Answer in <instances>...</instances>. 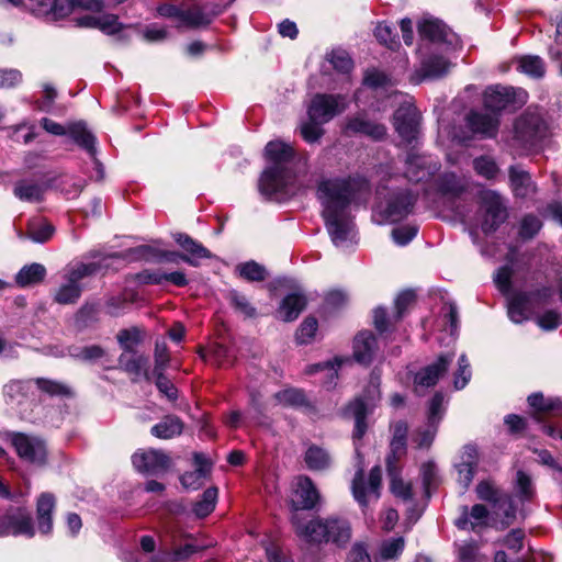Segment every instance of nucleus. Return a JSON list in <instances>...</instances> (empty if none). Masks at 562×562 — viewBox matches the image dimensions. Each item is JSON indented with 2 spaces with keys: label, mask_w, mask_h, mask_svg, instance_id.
<instances>
[{
  "label": "nucleus",
  "mask_w": 562,
  "mask_h": 562,
  "mask_svg": "<svg viewBox=\"0 0 562 562\" xmlns=\"http://www.w3.org/2000/svg\"><path fill=\"white\" fill-rule=\"evenodd\" d=\"M99 306L94 303L85 304L77 313L76 321L82 326H88L98 319Z\"/></svg>",
  "instance_id": "nucleus-64"
},
{
  "label": "nucleus",
  "mask_w": 562,
  "mask_h": 562,
  "mask_svg": "<svg viewBox=\"0 0 562 562\" xmlns=\"http://www.w3.org/2000/svg\"><path fill=\"white\" fill-rule=\"evenodd\" d=\"M387 475L390 477V488L391 492L398 498L403 501L412 499V485L409 483H405L400 476V468L398 465H392V460L389 461V468H386Z\"/></svg>",
  "instance_id": "nucleus-40"
},
{
  "label": "nucleus",
  "mask_w": 562,
  "mask_h": 562,
  "mask_svg": "<svg viewBox=\"0 0 562 562\" xmlns=\"http://www.w3.org/2000/svg\"><path fill=\"white\" fill-rule=\"evenodd\" d=\"M465 189L467 182L464 179L452 172H446L436 180V191L443 198H458Z\"/></svg>",
  "instance_id": "nucleus-31"
},
{
  "label": "nucleus",
  "mask_w": 562,
  "mask_h": 562,
  "mask_svg": "<svg viewBox=\"0 0 562 562\" xmlns=\"http://www.w3.org/2000/svg\"><path fill=\"white\" fill-rule=\"evenodd\" d=\"M56 499L50 493H42L36 503L37 528L42 535H48L53 530V512Z\"/></svg>",
  "instance_id": "nucleus-25"
},
{
  "label": "nucleus",
  "mask_w": 562,
  "mask_h": 562,
  "mask_svg": "<svg viewBox=\"0 0 562 562\" xmlns=\"http://www.w3.org/2000/svg\"><path fill=\"white\" fill-rule=\"evenodd\" d=\"M529 405L536 409L533 418L541 422V413H552L553 416L562 417V401L555 398L546 400L541 393H533L528 396Z\"/></svg>",
  "instance_id": "nucleus-35"
},
{
  "label": "nucleus",
  "mask_w": 562,
  "mask_h": 562,
  "mask_svg": "<svg viewBox=\"0 0 562 562\" xmlns=\"http://www.w3.org/2000/svg\"><path fill=\"white\" fill-rule=\"evenodd\" d=\"M437 427L436 425L428 424L416 430V432L413 436V442L416 445L419 449H428L437 434Z\"/></svg>",
  "instance_id": "nucleus-52"
},
{
  "label": "nucleus",
  "mask_w": 562,
  "mask_h": 562,
  "mask_svg": "<svg viewBox=\"0 0 562 562\" xmlns=\"http://www.w3.org/2000/svg\"><path fill=\"white\" fill-rule=\"evenodd\" d=\"M422 38L431 45L445 46L446 49L458 45V36L446 24L437 19H425L418 25Z\"/></svg>",
  "instance_id": "nucleus-15"
},
{
  "label": "nucleus",
  "mask_w": 562,
  "mask_h": 562,
  "mask_svg": "<svg viewBox=\"0 0 562 562\" xmlns=\"http://www.w3.org/2000/svg\"><path fill=\"white\" fill-rule=\"evenodd\" d=\"M119 364L130 374L143 375L145 380H151V374L148 371V357L144 355H138L135 351L122 352L119 357Z\"/></svg>",
  "instance_id": "nucleus-29"
},
{
  "label": "nucleus",
  "mask_w": 562,
  "mask_h": 562,
  "mask_svg": "<svg viewBox=\"0 0 562 562\" xmlns=\"http://www.w3.org/2000/svg\"><path fill=\"white\" fill-rule=\"evenodd\" d=\"M274 396L280 404L285 406L303 407L307 404L305 394L297 389H285L278 392Z\"/></svg>",
  "instance_id": "nucleus-48"
},
{
  "label": "nucleus",
  "mask_w": 562,
  "mask_h": 562,
  "mask_svg": "<svg viewBox=\"0 0 562 562\" xmlns=\"http://www.w3.org/2000/svg\"><path fill=\"white\" fill-rule=\"evenodd\" d=\"M482 231L484 233L495 232L507 218L506 206L498 193L495 191H483L481 194Z\"/></svg>",
  "instance_id": "nucleus-10"
},
{
  "label": "nucleus",
  "mask_w": 562,
  "mask_h": 562,
  "mask_svg": "<svg viewBox=\"0 0 562 562\" xmlns=\"http://www.w3.org/2000/svg\"><path fill=\"white\" fill-rule=\"evenodd\" d=\"M99 270L95 262H79L69 269L65 277V282L55 293V301L59 304H74L82 293L80 281L87 277L94 274Z\"/></svg>",
  "instance_id": "nucleus-6"
},
{
  "label": "nucleus",
  "mask_w": 562,
  "mask_h": 562,
  "mask_svg": "<svg viewBox=\"0 0 562 562\" xmlns=\"http://www.w3.org/2000/svg\"><path fill=\"white\" fill-rule=\"evenodd\" d=\"M12 443L22 459L40 465L45 463L47 451L42 439L25 434H14Z\"/></svg>",
  "instance_id": "nucleus-16"
},
{
  "label": "nucleus",
  "mask_w": 562,
  "mask_h": 562,
  "mask_svg": "<svg viewBox=\"0 0 562 562\" xmlns=\"http://www.w3.org/2000/svg\"><path fill=\"white\" fill-rule=\"evenodd\" d=\"M71 356L86 362H95L105 356V350L99 345L75 348Z\"/></svg>",
  "instance_id": "nucleus-51"
},
{
  "label": "nucleus",
  "mask_w": 562,
  "mask_h": 562,
  "mask_svg": "<svg viewBox=\"0 0 562 562\" xmlns=\"http://www.w3.org/2000/svg\"><path fill=\"white\" fill-rule=\"evenodd\" d=\"M46 274V269L41 263H32L23 267L16 274L15 281L20 286H27L41 282Z\"/></svg>",
  "instance_id": "nucleus-42"
},
{
  "label": "nucleus",
  "mask_w": 562,
  "mask_h": 562,
  "mask_svg": "<svg viewBox=\"0 0 562 562\" xmlns=\"http://www.w3.org/2000/svg\"><path fill=\"white\" fill-rule=\"evenodd\" d=\"M77 25L81 27L99 29L105 34H114L122 29L117 16L113 14H85L77 20Z\"/></svg>",
  "instance_id": "nucleus-27"
},
{
  "label": "nucleus",
  "mask_w": 562,
  "mask_h": 562,
  "mask_svg": "<svg viewBox=\"0 0 562 562\" xmlns=\"http://www.w3.org/2000/svg\"><path fill=\"white\" fill-rule=\"evenodd\" d=\"M536 322L543 330H553L562 325V316L555 310H548L537 316Z\"/></svg>",
  "instance_id": "nucleus-60"
},
{
  "label": "nucleus",
  "mask_w": 562,
  "mask_h": 562,
  "mask_svg": "<svg viewBox=\"0 0 562 562\" xmlns=\"http://www.w3.org/2000/svg\"><path fill=\"white\" fill-rule=\"evenodd\" d=\"M295 497L296 499H293L292 506L294 509V514L292 517L297 514L300 509H312L316 505V503L319 499V493L312 482V480L307 476H300L296 481V488H295ZM301 518V516H299Z\"/></svg>",
  "instance_id": "nucleus-19"
},
{
  "label": "nucleus",
  "mask_w": 562,
  "mask_h": 562,
  "mask_svg": "<svg viewBox=\"0 0 562 562\" xmlns=\"http://www.w3.org/2000/svg\"><path fill=\"white\" fill-rule=\"evenodd\" d=\"M347 106L348 101L342 94L317 93L308 105L307 115L308 119L325 124L342 113Z\"/></svg>",
  "instance_id": "nucleus-8"
},
{
  "label": "nucleus",
  "mask_w": 562,
  "mask_h": 562,
  "mask_svg": "<svg viewBox=\"0 0 562 562\" xmlns=\"http://www.w3.org/2000/svg\"><path fill=\"white\" fill-rule=\"evenodd\" d=\"M54 232L55 227L46 221H32L27 226V237L35 243H46Z\"/></svg>",
  "instance_id": "nucleus-46"
},
{
  "label": "nucleus",
  "mask_w": 562,
  "mask_h": 562,
  "mask_svg": "<svg viewBox=\"0 0 562 562\" xmlns=\"http://www.w3.org/2000/svg\"><path fill=\"white\" fill-rule=\"evenodd\" d=\"M356 182L350 178L324 179L318 183L317 198L322 203V217L333 244L347 249L357 244V229L350 212Z\"/></svg>",
  "instance_id": "nucleus-1"
},
{
  "label": "nucleus",
  "mask_w": 562,
  "mask_h": 562,
  "mask_svg": "<svg viewBox=\"0 0 562 562\" xmlns=\"http://www.w3.org/2000/svg\"><path fill=\"white\" fill-rule=\"evenodd\" d=\"M156 378L155 384L159 392L164 394L169 401H176L178 397V390L173 383L165 376L164 372L150 373Z\"/></svg>",
  "instance_id": "nucleus-62"
},
{
  "label": "nucleus",
  "mask_w": 562,
  "mask_h": 562,
  "mask_svg": "<svg viewBox=\"0 0 562 562\" xmlns=\"http://www.w3.org/2000/svg\"><path fill=\"white\" fill-rule=\"evenodd\" d=\"M454 357L452 351L442 353L436 361L420 369L414 376L415 392L422 395L427 389L435 386L447 374Z\"/></svg>",
  "instance_id": "nucleus-11"
},
{
  "label": "nucleus",
  "mask_w": 562,
  "mask_h": 562,
  "mask_svg": "<svg viewBox=\"0 0 562 562\" xmlns=\"http://www.w3.org/2000/svg\"><path fill=\"white\" fill-rule=\"evenodd\" d=\"M390 99L394 104H400L393 115V125L398 136L407 144L417 140L420 114L416 106L401 93H393Z\"/></svg>",
  "instance_id": "nucleus-5"
},
{
  "label": "nucleus",
  "mask_w": 562,
  "mask_h": 562,
  "mask_svg": "<svg viewBox=\"0 0 562 562\" xmlns=\"http://www.w3.org/2000/svg\"><path fill=\"white\" fill-rule=\"evenodd\" d=\"M382 470L379 465L370 470L368 482L364 480L363 471H357L352 481V494L361 507H367L370 502L380 498Z\"/></svg>",
  "instance_id": "nucleus-9"
},
{
  "label": "nucleus",
  "mask_w": 562,
  "mask_h": 562,
  "mask_svg": "<svg viewBox=\"0 0 562 562\" xmlns=\"http://www.w3.org/2000/svg\"><path fill=\"white\" fill-rule=\"evenodd\" d=\"M473 168L477 172V175L492 179L496 176L498 168L495 161L486 156H481L473 160Z\"/></svg>",
  "instance_id": "nucleus-58"
},
{
  "label": "nucleus",
  "mask_w": 562,
  "mask_h": 562,
  "mask_svg": "<svg viewBox=\"0 0 562 562\" xmlns=\"http://www.w3.org/2000/svg\"><path fill=\"white\" fill-rule=\"evenodd\" d=\"M345 133L347 135L360 134L373 140H381L386 136V127L383 124L370 121L363 114H357L347 120Z\"/></svg>",
  "instance_id": "nucleus-18"
},
{
  "label": "nucleus",
  "mask_w": 562,
  "mask_h": 562,
  "mask_svg": "<svg viewBox=\"0 0 562 562\" xmlns=\"http://www.w3.org/2000/svg\"><path fill=\"white\" fill-rule=\"evenodd\" d=\"M467 120L469 127L475 134H480L483 137H494L497 133L499 119L493 112L472 111Z\"/></svg>",
  "instance_id": "nucleus-22"
},
{
  "label": "nucleus",
  "mask_w": 562,
  "mask_h": 562,
  "mask_svg": "<svg viewBox=\"0 0 562 562\" xmlns=\"http://www.w3.org/2000/svg\"><path fill=\"white\" fill-rule=\"evenodd\" d=\"M508 316L516 324L527 319V300L524 295L518 294L510 297L508 302Z\"/></svg>",
  "instance_id": "nucleus-49"
},
{
  "label": "nucleus",
  "mask_w": 562,
  "mask_h": 562,
  "mask_svg": "<svg viewBox=\"0 0 562 562\" xmlns=\"http://www.w3.org/2000/svg\"><path fill=\"white\" fill-rule=\"evenodd\" d=\"M220 13L221 9L217 5H202L193 0H186L181 3L180 23L187 27L196 29L209 25Z\"/></svg>",
  "instance_id": "nucleus-14"
},
{
  "label": "nucleus",
  "mask_w": 562,
  "mask_h": 562,
  "mask_svg": "<svg viewBox=\"0 0 562 562\" xmlns=\"http://www.w3.org/2000/svg\"><path fill=\"white\" fill-rule=\"evenodd\" d=\"M322 124L323 123H321V122H316V121L308 119V122H305L301 125L302 137L307 143L317 142L324 133V130L321 127Z\"/></svg>",
  "instance_id": "nucleus-63"
},
{
  "label": "nucleus",
  "mask_w": 562,
  "mask_h": 562,
  "mask_svg": "<svg viewBox=\"0 0 562 562\" xmlns=\"http://www.w3.org/2000/svg\"><path fill=\"white\" fill-rule=\"evenodd\" d=\"M68 134L77 145L87 150L91 156L95 155V137L87 130L85 123L78 122L69 125Z\"/></svg>",
  "instance_id": "nucleus-37"
},
{
  "label": "nucleus",
  "mask_w": 562,
  "mask_h": 562,
  "mask_svg": "<svg viewBox=\"0 0 562 562\" xmlns=\"http://www.w3.org/2000/svg\"><path fill=\"white\" fill-rule=\"evenodd\" d=\"M487 517L488 510L486 506L482 504L472 506L470 510L467 506H463L456 525L462 530H475L477 527L486 525Z\"/></svg>",
  "instance_id": "nucleus-28"
},
{
  "label": "nucleus",
  "mask_w": 562,
  "mask_h": 562,
  "mask_svg": "<svg viewBox=\"0 0 562 562\" xmlns=\"http://www.w3.org/2000/svg\"><path fill=\"white\" fill-rule=\"evenodd\" d=\"M381 375L373 370L370 375L369 384L362 397L356 398L347 408V414L355 418L353 436L360 439L367 429L366 417L381 398L380 393Z\"/></svg>",
  "instance_id": "nucleus-4"
},
{
  "label": "nucleus",
  "mask_w": 562,
  "mask_h": 562,
  "mask_svg": "<svg viewBox=\"0 0 562 562\" xmlns=\"http://www.w3.org/2000/svg\"><path fill=\"white\" fill-rule=\"evenodd\" d=\"M416 194L408 190L396 194L384 210L385 218L391 222H397L407 216L416 202Z\"/></svg>",
  "instance_id": "nucleus-23"
},
{
  "label": "nucleus",
  "mask_w": 562,
  "mask_h": 562,
  "mask_svg": "<svg viewBox=\"0 0 562 562\" xmlns=\"http://www.w3.org/2000/svg\"><path fill=\"white\" fill-rule=\"evenodd\" d=\"M239 276L248 281H263L266 279V269L256 261H248L237 266Z\"/></svg>",
  "instance_id": "nucleus-50"
},
{
  "label": "nucleus",
  "mask_w": 562,
  "mask_h": 562,
  "mask_svg": "<svg viewBox=\"0 0 562 562\" xmlns=\"http://www.w3.org/2000/svg\"><path fill=\"white\" fill-rule=\"evenodd\" d=\"M509 176L516 196L527 198L535 191L533 183L528 172L513 167L510 168Z\"/></svg>",
  "instance_id": "nucleus-41"
},
{
  "label": "nucleus",
  "mask_w": 562,
  "mask_h": 562,
  "mask_svg": "<svg viewBox=\"0 0 562 562\" xmlns=\"http://www.w3.org/2000/svg\"><path fill=\"white\" fill-rule=\"evenodd\" d=\"M195 470L181 475L180 481L187 490H199L211 471V463L202 453H194Z\"/></svg>",
  "instance_id": "nucleus-26"
},
{
  "label": "nucleus",
  "mask_w": 562,
  "mask_h": 562,
  "mask_svg": "<svg viewBox=\"0 0 562 562\" xmlns=\"http://www.w3.org/2000/svg\"><path fill=\"white\" fill-rule=\"evenodd\" d=\"M317 327L316 318L306 317L296 330V341L301 345L310 344L316 334Z\"/></svg>",
  "instance_id": "nucleus-54"
},
{
  "label": "nucleus",
  "mask_w": 562,
  "mask_h": 562,
  "mask_svg": "<svg viewBox=\"0 0 562 562\" xmlns=\"http://www.w3.org/2000/svg\"><path fill=\"white\" fill-rule=\"evenodd\" d=\"M451 66L443 54L430 52L422 59L417 75L423 79H438L447 75Z\"/></svg>",
  "instance_id": "nucleus-21"
},
{
  "label": "nucleus",
  "mask_w": 562,
  "mask_h": 562,
  "mask_svg": "<svg viewBox=\"0 0 562 562\" xmlns=\"http://www.w3.org/2000/svg\"><path fill=\"white\" fill-rule=\"evenodd\" d=\"M265 156L270 162L261 173L258 188L267 198L293 195L296 190V173L293 170L294 148L282 140H271L266 145Z\"/></svg>",
  "instance_id": "nucleus-2"
},
{
  "label": "nucleus",
  "mask_w": 562,
  "mask_h": 562,
  "mask_svg": "<svg viewBox=\"0 0 562 562\" xmlns=\"http://www.w3.org/2000/svg\"><path fill=\"white\" fill-rule=\"evenodd\" d=\"M404 546L405 541L402 537L386 540L380 548V558L382 560H391L397 558L403 552Z\"/></svg>",
  "instance_id": "nucleus-56"
},
{
  "label": "nucleus",
  "mask_w": 562,
  "mask_h": 562,
  "mask_svg": "<svg viewBox=\"0 0 562 562\" xmlns=\"http://www.w3.org/2000/svg\"><path fill=\"white\" fill-rule=\"evenodd\" d=\"M306 467L312 471H324L331 464V458L327 450L318 446H311L304 454Z\"/></svg>",
  "instance_id": "nucleus-38"
},
{
  "label": "nucleus",
  "mask_w": 562,
  "mask_h": 562,
  "mask_svg": "<svg viewBox=\"0 0 562 562\" xmlns=\"http://www.w3.org/2000/svg\"><path fill=\"white\" fill-rule=\"evenodd\" d=\"M132 463L140 473L148 475H161L169 470L171 459L162 450L148 449L136 451L132 456Z\"/></svg>",
  "instance_id": "nucleus-13"
},
{
  "label": "nucleus",
  "mask_w": 562,
  "mask_h": 562,
  "mask_svg": "<svg viewBox=\"0 0 562 562\" xmlns=\"http://www.w3.org/2000/svg\"><path fill=\"white\" fill-rule=\"evenodd\" d=\"M305 306L306 297L301 293H292L282 300L277 315L283 322H292L299 317Z\"/></svg>",
  "instance_id": "nucleus-33"
},
{
  "label": "nucleus",
  "mask_w": 562,
  "mask_h": 562,
  "mask_svg": "<svg viewBox=\"0 0 562 562\" xmlns=\"http://www.w3.org/2000/svg\"><path fill=\"white\" fill-rule=\"evenodd\" d=\"M376 349V339L370 331L359 333L353 341V356L360 363L368 364L372 361Z\"/></svg>",
  "instance_id": "nucleus-32"
},
{
  "label": "nucleus",
  "mask_w": 562,
  "mask_h": 562,
  "mask_svg": "<svg viewBox=\"0 0 562 562\" xmlns=\"http://www.w3.org/2000/svg\"><path fill=\"white\" fill-rule=\"evenodd\" d=\"M217 496L218 491L216 487L212 486L206 488L203 492L201 499L198 501L193 506V513L195 516L203 518L211 514L215 508Z\"/></svg>",
  "instance_id": "nucleus-44"
},
{
  "label": "nucleus",
  "mask_w": 562,
  "mask_h": 562,
  "mask_svg": "<svg viewBox=\"0 0 562 562\" xmlns=\"http://www.w3.org/2000/svg\"><path fill=\"white\" fill-rule=\"evenodd\" d=\"M291 520L296 535L307 542L321 543L330 541L338 547H344L351 538L350 525L345 519L328 518L323 520L317 518L304 522L295 514Z\"/></svg>",
  "instance_id": "nucleus-3"
},
{
  "label": "nucleus",
  "mask_w": 562,
  "mask_h": 562,
  "mask_svg": "<svg viewBox=\"0 0 562 562\" xmlns=\"http://www.w3.org/2000/svg\"><path fill=\"white\" fill-rule=\"evenodd\" d=\"M71 0H31V10L38 16L59 20L71 13Z\"/></svg>",
  "instance_id": "nucleus-20"
},
{
  "label": "nucleus",
  "mask_w": 562,
  "mask_h": 562,
  "mask_svg": "<svg viewBox=\"0 0 562 562\" xmlns=\"http://www.w3.org/2000/svg\"><path fill=\"white\" fill-rule=\"evenodd\" d=\"M33 380H12L3 386V396L8 404L21 405L33 393Z\"/></svg>",
  "instance_id": "nucleus-30"
},
{
  "label": "nucleus",
  "mask_w": 562,
  "mask_h": 562,
  "mask_svg": "<svg viewBox=\"0 0 562 562\" xmlns=\"http://www.w3.org/2000/svg\"><path fill=\"white\" fill-rule=\"evenodd\" d=\"M539 126L537 119L521 117L517 121L515 128L522 140L533 144L539 137Z\"/></svg>",
  "instance_id": "nucleus-43"
},
{
  "label": "nucleus",
  "mask_w": 562,
  "mask_h": 562,
  "mask_svg": "<svg viewBox=\"0 0 562 562\" xmlns=\"http://www.w3.org/2000/svg\"><path fill=\"white\" fill-rule=\"evenodd\" d=\"M9 535L34 537L33 518L25 508L11 507L0 517V537Z\"/></svg>",
  "instance_id": "nucleus-12"
},
{
  "label": "nucleus",
  "mask_w": 562,
  "mask_h": 562,
  "mask_svg": "<svg viewBox=\"0 0 562 562\" xmlns=\"http://www.w3.org/2000/svg\"><path fill=\"white\" fill-rule=\"evenodd\" d=\"M439 169L430 156L411 153L406 159L405 176L412 182H427Z\"/></svg>",
  "instance_id": "nucleus-17"
},
{
  "label": "nucleus",
  "mask_w": 562,
  "mask_h": 562,
  "mask_svg": "<svg viewBox=\"0 0 562 562\" xmlns=\"http://www.w3.org/2000/svg\"><path fill=\"white\" fill-rule=\"evenodd\" d=\"M47 190L45 183H40L33 180H21L14 186L13 193L21 201L25 202H41Z\"/></svg>",
  "instance_id": "nucleus-34"
},
{
  "label": "nucleus",
  "mask_w": 562,
  "mask_h": 562,
  "mask_svg": "<svg viewBox=\"0 0 562 562\" xmlns=\"http://www.w3.org/2000/svg\"><path fill=\"white\" fill-rule=\"evenodd\" d=\"M472 376L470 361L467 355L462 353L458 359V369L453 373V386L456 390H462L470 382Z\"/></svg>",
  "instance_id": "nucleus-47"
},
{
  "label": "nucleus",
  "mask_w": 562,
  "mask_h": 562,
  "mask_svg": "<svg viewBox=\"0 0 562 562\" xmlns=\"http://www.w3.org/2000/svg\"><path fill=\"white\" fill-rule=\"evenodd\" d=\"M175 240L186 252H188V255L181 256V260L190 266L198 267L200 259H207L212 257L209 249L187 234H176Z\"/></svg>",
  "instance_id": "nucleus-24"
},
{
  "label": "nucleus",
  "mask_w": 562,
  "mask_h": 562,
  "mask_svg": "<svg viewBox=\"0 0 562 562\" xmlns=\"http://www.w3.org/2000/svg\"><path fill=\"white\" fill-rule=\"evenodd\" d=\"M527 101V92L522 89L504 86H491L484 92V106L495 114L506 109H517Z\"/></svg>",
  "instance_id": "nucleus-7"
},
{
  "label": "nucleus",
  "mask_w": 562,
  "mask_h": 562,
  "mask_svg": "<svg viewBox=\"0 0 562 562\" xmlns=\"http://www.w3.org/2000/svg\"><path fill=\"white\" fill-rule=\"evenodd\" d=\"M228 297L233 307L245 317L256 316V308L249 303L245 295L237 291H231Z\"/></svg>",
  "instance_id": "nucleus-57"
},
{
  "label": "nucleus",
  "mask_w": 562,
  "mask_h": 562,
  "mask_svg": "<svg viewBox=\"0 0 562 562\" xmlns=\"http://www.w3.org/2000/svg\"><path fill=\"white\" fill-rule=\"evenodd\" d=\"M183 430V423L177 416H166L158 424L154 425L150 434L159 439H170L179 436Z\"/></svg>",
  "instance_id": "nucleus-36"
},
{
  "label": "nucleus",
  "mask_w": 562,
  "mask_h": 562,
  "mask_svg": "<svg viewBox=\"0 0 562 562\" xmlns=\"http://www.w3.org/2000/svg\"><path fill=\"white\" fill-rule=\"evenodd\" d=\"M516 493L521 501H531L535 496V487L531 479L522 471L517 472Z\"/></svg>",
  "instance_id": "nucleus-53"
},
{
  "label": "nucleus",
  "mask_w": 562,
  "mask_h": 562,
  "mask_svg": "<svg viewBox=\"0 0 562 562\" xmlns=\"http://www.w3.org/2000/svg\"><path fill=\"white\" fill-rule=\"evenodd\" d=\"M116 339L123 349V352L134 351V347L139 342V331L137 328L122 329Z\"/></svg>",
  "instance_id": "nucleus-59"
},
{
  "label": "nucleus",
  "mask_w": 562,
  "mask_h": 562,
  "mask_svg": "<svg viewBox=\"0 0 562 562\" xmlns=\"http://www.w3.org/2000/svg\"><path fill=\"white\" fill-rule=\"evenodd\" d=\"M445 396L442 393H436L429 402L428 424L438 426L445 414Z\"/></svg>",
  "instance_id": "nucleus-55"
},
{
  "label": "nucleus",
  "mask_w": 562,
  "mask_h": 562,
  "mask_svg": "<svg viewBox=\"0 0 562 562\" xmlns=\"http://www.w3.org/2000/svg\"><path fill=\"white\" fill-rule=\"evenodd\" d=\"M329 61L336 70L344 74L349 72L353 66L349 54L345 50H333L329 55Z\"/></svg>",
  "instance_id": "nucleus-61"
},
{
  "label": "nucleus",
  "mask_w": 562,
  "mask_h": 562,
  "mask_svg": "<svg viewBox=\"0 0 562 562\" xmlns=\"http://www.w3.org/2000/svg\"><path fill=\"white\" fill-rule=\"evenodd\" d=\"M34 384H36L37 389L41 392H43L49 396H71L72 395L71 389L67 384H65L60 381L38 378V379L34 380Z\"/></svg>",
  "instance_id": "nucleus-45"
},
{
  "label": "nucleus",
  "mask_w": 562,
  "mask_h": 562,
  "mask_svg": "<svg viewBox=\"0 0 562 562\" xmlns=\"http://www.w3.org/2000/svg\"><path fill=\"white\" fill-rule=\"evenodd\" d=\"M516 68L518 71L539 79L544 76L546 66L543 60L536 55L519 56L515 59Z\"/></svg>",
  "instance_id": "nucleus-39"
}]
</instances>
